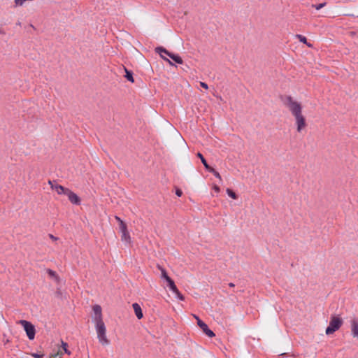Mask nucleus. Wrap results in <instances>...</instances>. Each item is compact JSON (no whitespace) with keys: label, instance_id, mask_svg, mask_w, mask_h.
<instances>
[{"label":"nucleus","instance_id":"72a5a7b5","mask_svg":"<svg viewBox=\"0 0 358 358\" xmlns=\"http://www.w3.org/2000/svg\"><path fill=\"white\" fill-rule=\"evenodd\" d=\"M229 286L230 287H235V285H234L233 282H230V283H229Z\"/></svg>","mask_w":358,"mask_h":358},{"label":"nucleus","instance_id":"393cba45","mask_svg":"<svg viewBox=\"0 0 358 358\" xmlns=\"http://www.w3.org/2000/svg\"><path fill=\"white\" fill-rule=\"evenodd\" d=\"M62 355L63 352L59 350L57 353L51 354L49 358H55L57 356H59L61 357Z\"/></svg>","mask_w":358,"mask_h":358},{"label":"nucleus","instance_id":"7ed1b4c3","mask_svg":"<svg viewBox=\"0 0 358 358\" xmlns=\"http://www.w3.org/2000/svg\"><path fill=\"white\" fill-rule=\"evenodd\" d=\"M284 103L294 116L302 113L301 104L294 101L291 96H287Z\"/></svg>","mask_w":358,"mask_h":358},{"label":"nucleus","instance_id":"0eeeda50","mask_svg":"<svg viewBox=\"0 0 358 358\" xmlns=\"http://www.w3.org/2000/svg\"><path fill=\"white\" fill-rule=\"evenodd\" d=\"M64 195L67 196L70 202L74 205L79 206L81 203L80 198L69 188L66 189Z\"/></svg>","mask_w":358,"mask_h":358},{"label":"nucleus","instance_id":"4468645a","mask_svg":"<svg viewBox=\"0 0 358 358\" xmlns=\"http://www.w3.org/2000/svg\"><path fill=\"white\" fill-rule=\"evenodd\" d=\"M166 285L167 287L169 288V289L173 292V293H176L178 292V287H176V284H175V282L173 281V280L171 278V279H169L167 282H166Z\"/></svg>","mask_w":358,"mask_h":358},{"label":"nucleus","instance_id":"1a4fd4ad","mask_svg":"<svg viewBox=\"0 0 358 358\" xmlns=\"http://www.w3.org/2000/svg\"><path fill=\"white\" fill-rule=\"evenodd\" d=\"M120 231L122 233L121 236V240L122 241H125L127 243H130L131 241V237L127 229V224H121V226H120Z\"/></svg>","mask_w":358,"mask_h":358},{"label":"nucleus","instance_id":"aec40b11","mask_svg":"<svg viewBox=\"0 0 358 358\" xmlns=\"http://www.w3.org/2000/svg\"><path fill=\"white\" fill-rule=\"evenodd\" d=\"M226 192H227V195L229 197H231V199H238L237 194L232 189L227 188Z\"/></svg>","mask_w":358,"mask_h":358},{"label":"nucleus","instance_id":"b1692460","mask_svg":"<svg viewBox=\"0 0 358 358\" xmlns=\"http://www.w3.org/2000/svg\"><path fill=\"white\" fill-rule=\"evenodd\" d=\"M30 355L34 358H43V356H44V354H43V353H38V352H32Z\"/></svg>","mask_w":358,"mask_h":358},{"label":"nucleus","instance_id":"ddd939ff","mask_svg":"<svg viewBox=\"0 0 358 358\" xmlns=\"http://www.w3.org/2000/svg\"><path fill=\"white\" fill-rule=\"evenodd\" d=\"M124 71H125V75H124L125 78L128 81L134 83L135 82V80H134V73H133V71H131V70H128L125 66H124Z\"/></svg>","mask_w":358,"mask_h":358},{"label":"nucleus","instance_id":"f257e3e1","mask_svg":"<svg viewBox=\"0 0 358 358\" xmlns=\"http://www.w3.org/2000/svg\"><path fill=\"white\" fill-rule=\"evenodd\" d=\"M94 314V320L97 333V338L102 345H108L110 341L106 337V329L102 319V310L99 305H94L92 307Z\"/></svg>","mask_w":358,"mask_h":358},{"label":"nucleus","instance_id":"5701e85b","mask_svg":"<svg viewBox=\"0 0 358 358\" xmlns=\"http://www.w3.org/2000/svg\"><path fill=\"white\" fill-rule=\"evenodd\" d=\"M175 189V193L178 196L180 197L182 195V191L180 188L178 187L177 186L174 187Z\"/></svg>","mask_w":358,"mask_h":358},{"label":"nucleus","instance_id":"4c0bfd02","mask_svg":"<svg viewBox=\"0 0 358 358\" xmlns=\"http://www.w3.org/2000/svg\"><path fill=\"white\" fill-rule=\"evenodd\" d=\"M347 15L348 16H352V17H355V15L353 14H348Z\"/></svg>","mask_w":358,"mask_h":358},{"label":"nucleus","instance_id":"2eb2a0df","mask_svg":"<svg viewBox=\"0 0 358 358\" xmlns=\"http://www.w3.org/2000/svg\"><path fill=\"white\" fill-rule=\"evenodd\" d=\"M170 58L176 64H182L183 63L182 57L178 54H175L173 52L172 54H171Z\"/></svg>","mask_w":358,"mask_h":358},{"label":"nucleus","instance_id":"a878e982","mask_svg":"<svg viewBox=\"0 0 358 358\" xmlns=\"http://www.w3.org/2000/svg\"><path fill=\"white\" fill-rule=\"evenodd\" d=\"M175 294L180 300L183 301L185 299L184 296L179 291Z\"/></svg>","mask_w":358,"mask_h":358},{"label":"nucleus","instance_id":"f03ea898","mask_svg":"<svg viewBox=\"0 0 358 358\" xmlns=\"http://www.w3.org/2000/svg\"><path fill=\"white\" fill-rule=\"evenodd\" d=\"M343 320L341 317L332 315L330 318L329 324L326 329V334L330 335L338 330L343 324Z\"/></svg>","mask_w":358,"mask_h":358},{"label":"nucleus","instance_id":"6ab92c4d","mask_svg":"<svg viewBox=\"0 0 358 358\" xmlns=\"http://www.w3.org/2000/svg\"><path fill=\"white\" fill-rule=\"evenodd\" d=\"M296 38L299 40L300 42L307 45L308 47H312V45L310 43H308L307 38L306 36L301 35V34H297Z\"/></svg>","mask_w":358,"mask_h":358},{"label":"nucleus","instance_id":"f3484780","mask_svg":"<svg viewBox=\"0 0 358 358\" xmlns=\"http://www.w3.org/2000/svg\"><path fill=\"white\" fill-rule=\"evenodd\" d=\"M196 156H197V157H199L201 159V163L203 164V165L205 167V169H208L210 165L208 164V162H207L206 159H205V157H203V155L201 152H197Z\"/></svg>","mask_w":358,"mask_h":358},{"label":"nucleus","instance_id":"9d476101","mask_svg":"<svg viewBox=\"0 0 358 358\" xmlns=\"http://www.w3.org/2000/svg\"><path fill=\"white\" fill-rule=\"evenodd\" d=\"M48 183L50 185L52 189L57 191L58 194H64L68 188L57 184L55 180H48Z\"/></svg>","mask_w":358,"mask_h":358},{"label":"nucleus","instance_id":"6e6552de","mask_svg":"<svg viewBox=\"0 0 358 358\" xmlns=\"http://www.w3.org/2000/svg\"><path fill=\"white\" fill-rule=\"evenodd\" d=\"M155 52L158 53L164 60L168 62L171 65L174 66V64L169 59H167L166 57H165L162 55V54L164 53L170 57L171 54H172L173 52L169 51L168 50H166L165 48H164L162 46H158V47L155 48Z\"/></svg>","mask_w":358,"mask_h":358},{"label":"nucleus","instance_id":"58836bf2","mask_svg":"<svg viewBox=\"0 0 358 358\" xmlns=\"http://www.w3.org/2000/svg\"><path fill=\"white\" fill-rule=\"evenodd\" d=\"M357 17H358V16H357Z\"/></svg>","mask_w":358,"mask_h":358},{"label":"nucleus","instance_id":"c756f323","mask_svg":"<svg viewBox=\"0 0 358 358\" xmlns=\"http://www.w3.org/2000/svg\"><path fill=\"white\" fill-rule=\"evenodd\" d=\"M207 171L210 172V173H214L215 172V169L214 168H213L212 166H209V169H206Z\"/></svg>","mask_w":358,"mask_h":358},{"label":"nucleus","instance_id":"cd10ccee","mask_svg":"<svg viewBox=\"0 0 358 358\" xmlns=\"http://www.w3.org/2000/svg\"><path fill=\"white\" fill-rule=\"evenodd\" d=\"M200 86L203 88H204L205 90H208V85L207 83H204V82H200Z\"/></svg>","mask_w":358,"mask_h":358},{"label":"nucleus","instance_id":"e433bc0d","mask_svg":"<svg viewBox=\"0 0 358 358\" xmlns=\"http://www.w3.org/2000/svg\"><path fill=\"white\" fill-rule=\"evenodd\" d=\"M194 317L197 320V318H199V316L196 315H194Z\"/></svg>","mask_w":358,"mask_h":358},{"label":"nucleus","instance_id":"c9c22d12","mask_svg":"<svg viewBox=\"0 0 358 358\" xmlns=\"http://www.w3.org/2000/svg\"><path fill=\"white\" fill-rule=\"evenodd\" d=\"M5 34V32L2 29H0V34Z\"/></svg>","mask_w":358,"mask_h":358},{"label":"nucleus","instance_id":"dca6fc26","mask_svg":"<svg viewBox=\"0 0 358 358\" xmlns=\"http://www.w3.org/2000/svg\"><path fill=\"white\" fill-rule=\"evenodd\" d=\"M157 266H158L159 269L161 271V278H162L166 280V282H167L169 279H171V278H170L165 268H164L163 267H162L159 265H158Z\"/></svg>","mask_w":358,"mask_h":358},{"label":"nucleus","instance_id":"a211bd4d","mask_svg":"<svg viewBox=\"0 0 358 358\" xmlns=\"http://www.w3.org/2000/svg\"><path fill=\"white\" fill-rule=\"evenodd\" d=\"M46 272L50 278H55L57 281L59 280V277L58 276L57 273L55 271H53L50 268H48Z\"/></svg>","mask_w":358,"mask_h":358},{"label":"nucleus","instance_id":"20e7f679","mask_svg":"<svg viewBox=\"0 0 358 358\" xmlns=\"http://www.w3.org/2000/svg\"><path fill=\"white\" fill-rule=\"evenodd\" d=\"M18 323L23 327L28 338L31 341L34 340L36 335L35 326L31 322L24 320H20Z\"/></svg>","mask_w":358,"mask_h":358},{"label":"nucleus","instance_id":"f704fd0d","mask_svg":"<svg viewBox=\"0 0 358 358\" xmlns=\"http://www.w3.org/2000/svg\"><path fill=\"white\" fill-rule=\"evenodd\" d=\"M57 296H59L61 294V292L59 291H57L56 292Z\"/></svg>","mask_w":358,"mask_h":358},{"label":"nucleus","instance_id":"412c9836","mask_svg":"<svg viewBox=\"0 0 358 358\" xmlns=\"http://www.w3.org/2000/svg\"><path fill=\"white\" fill-rule=\"evenodd\" d=\"M69 348V345L66 342H64L63 341H62V350H64V353L67 354V355H71V351L68 349Z\"/></svg>","mask_w":358,"mask_h":358},{"label":"nucleus","instance_id":"423d86ee","mask_svg":"<svg viewBox=\"0 0 358 358\" xmlns=\"http://www.w3.org/2000/svg\"><path fill=\"white\" fill-rule=\"evenodd\" d=\"M296 124V130L301 132L306 126V121L305 117L301 113L294 115Z\"/></svg>","mask_w":358,"mask_h":358},{"label":"nucleus","instance_id":"9b49d317","mask_svg":"<svg viewBox=\"0 0 358 358\" xmlns=\"http://www.w3.org/2000/svg\"><path fill=\"white\" fill-rule=\"evenodd\" d=\"M351 334L354 338H358V320H351Z\"/></svg>","mask_w":358,"mask_h":358},{"label":"nucleus","instance_id":"39448f33","mask_svg":"<svg viewBox=\"0 0 358 358\" xmlns=\"http://www.w3.org/2000/svg\"><path fill=\"white\" fill-rule=\"evenodd\" d=\"M197 325L202 330V331L209 338L215 336V333L209 329L208 326L200 318H197Z\"/></svg>","mask_w":358,"mask_h":358},{"label":"nucleus","instance_id":"bb28decb","mask_svg":"<svg viewBox=\"0 0 358 358\" xmlns=\"http://www.w3.org/2000/svg\"><path fill=\"white\" fill-rule=\"evenodd\" d=\"M115 218L118 222L119 227L121 226V224H126L120 217L115 216Z\"/></svg>","mask_w":358,"mask_h":358},{"label":"nucleus","instance_id":"473e14b6","mask_svg":"<svg viewBox=\"0 0 358 358\" xmlns=\"http://www.w3.org/2000/svg\"><path fill=\"white\" fill-rule=\"evenodd\" d=\"M49 236L52 240H57V238L54 236L52 234H49Z\"/></svg>","mask_w":358,"mask_h":358},{"label":"nucleus","instance_id":"c85d7f7f","mask_svg":"<svg viewBox=\"0 0 358 358\" xmlns=\"http://www.w3.org/2000/svg\"><path fill=\"white\" fill-rule=\"evenodd\" d=\"M26 1L27 0H15V3L16 5L22 6Z\"/></svg>","mask_w":358,"mask_h":358},{"label":"nucleus","instance_id":"4be33fe9","mask_svg":"<svg viewBox=\"0 0 358 358\" xmlns=\"http://www.w3.org/2000/svg\"><path fill=\"white\" fill-rule=\"evenodd\" d=\"M326 4H327L326 2H323V3H318V4H313V5H312V6L318 10H320L321 8H322L323 7H324L326 6Z\"/></svg>","mask_w":358,"mask_h":358},{"label":"nucleus","instance_id":"f8f14e48","mask_svg":"<svg viewBox=\"0 0 358 358\" xmlns=\"http://www.w3.org/2000/svg\"><path fill=\"white\" fill-rule=\"evenodd\" d=\"M133 309L134 310L136 317L140 320L143 317V310L141 307L138 303H134L132 304Z\"/></svg>","mask_w":358,"mask_h":358},{"label":"nucleus","instance_id":"2f4dec72","mask_svg":"<svg viewBox=\"0 0 358 358\" xmlns=\"http://www.w3.org/2000/svg\"><path fill=\"white\" fill-rule=\"evenodd\" d=\"M213 174L214 175L215 177L221 180V176L217 171H215V172Z\"/></svg>","mask_w":358,"mask_h":358},{"label":"nucleus","instance_id":"7c9ffc66","mask_svg":"<svg viewBox=\"0 0 358 358\" xmlns=\"http://www.w3.org/2000/svg\"><path fill=\"white\" fill-rule=\"evenodd\" d=\"M213 188L215 190V192H220V188L217 185H214Z\"/></svg>","mask_w":358,"mask_h":358}]
</instances>
